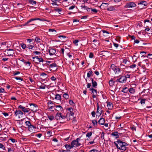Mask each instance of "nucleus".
Listing matches in <instances>:
<instances>
[{
  "mask_svg": "<svg viewBox=\"0 0 152 152\" xmlns=\"http://www.w3.org/2000/svg\"><path fill=\"white\" fill-rule=\"evenodd\" d=\"M53 96H54L53 97V100H54L53 102L58 104H60L61 103V96L60 95L57 94L56 95L54 94Z\"/></svg>",
  "mask_w": 152,
  "mask_h": 152,
  "instance_id": "nucleus-1",
  "label": "nucleus"
},
{
  "mask_svg": "<svg viewBox=\"0 0 152 152\" xmlns=\"http://www.w3.org/2000/svg\"><path fill=\"white\" fill-rule=\"evenodd\" d=\"M33 59V61L37 64H38L39 63L44 61L42 57L40 56H36L32 57Z\"/></svg>",
  "mask_w": 152,
  "mask_h": 152,
  "instance_id": "nucleus-2",
  "label": "nucleus"
},
{
  "mask_svg": "<svg viewBox=\"0 0 152 152\" xmlns=\"http://www.w3.org/2000/svg\"><path fill=\"white\" fill-rule=\"evenodd\" d=\"M80 138H78L75 140L72 141L71 143V145L72 146V147L74 146L75 145V147H78L81 145V144L78 142L79 140H80Z\"/></svg>",
  "mask_w": 152,
  "mask_h": 152,
  "instance_id": "nucleus-3",
  "label": "nucleus"
},
{
  "mask_svg": "<svg viewBox=\"0 0 152 152\" xmlns=\"http://www.w3.org/2000/svg\"><path fill=\"white\" fill-rule=\"evenodd\" d=\"M136 5L134 2H131L127 3L124 6V7L126 8H132L134 7H136Z\"/></svg>",
  "mask_w": 152,
  "mask_h": 152,
  "instance_id": "nucleus-4",
  "label": "nucleus"
},
{
  "mask_svg": "<svg viewBox=\"0 0 152 152\" xmlns=\"http://www.w3.org/2000/svg\"><path fill=\"white\" fill-rule=\"evenodd\" d=\"M29 105L31 106L30 110L31 111L33 112H36L38 110V107L37 104L34 103H31Z\"/></svg>",
  "mask_w": 152,
  "mask_h": 152,
  "instance_id": "nucleus-5",
  "label": "nucleus"
},
{
  "mask_svg": "<svg viewBox=\"0 0 152 152\" xmlns=\"http://www.w3.org/2000/svg\"><path fill=\"white\" fill-rule=\"evenodd\" d=\"M5 51V52H6L7 56H13L15 54L14 50L12 49H7Z\"/></svg>",
  "mask_w": 152,
  "mask_h": 152,
  "instance_id": "nucleus-6",
  "label": "nucleus"
},
{
  "mask_svg": "<svg viewBox=\"0 0 152 152\" xmlns=\"http://www.w3.org/2000/svg\"><path fill=\"white\" fill-rule=\"evenodd\" d=\"M126 81V78L124 76H121V77L118 78L116 80L117 82H118L120 83H124Z\"/></svg>",
  "mask_w": 152,
  "mask_h": 152,
  "instance_id": "nucleus-7",
  "label": "nucleus"
},
{
  "mask_svg": "<svg viewBox=\"0 0 152 152\" xmlns=\"http://www.w3.org/2000/svg\"><path fill=\"white\" fill-rule=\"evenodd\" d=\"M90 80L91 81L92 87L94 88H96V87L97 86V83L96 81L94 80V78H90Z\"/></svg>",
  "mask_w": 152,
  "mask_h": 152,
  "instance_id": "nucleus-8",
  "label": "nucleus"
},
{
  "mask_svg": "<svg viewBox=\"0 0 152 152\" xmlns=\"http://www.w3.org/2000/svg\"><path fill=\"white\" fill-rule=\"evenodd\" d=\"M48 52L49 53L50 55V56H52L55 54L56 51L55 49H53L52 48H50Z\"/></svg>",
  "mask_w": 152,
  "mask_h": 152,
  "instance_id": "nucleus-9",
  "label": "nucleus"
},
{
  "mask_svg": "<svg viewBox=\"0 0 152 152\" xmlns=\"http://www.w3.org/2000/svg\"><path fill=\"white\" fill-rule=\"evenodd\" d=\"M23 114V113L20 110H16L15 112V116H17L19 115H22Z\"/></svg>",
  "mask_w": 152,
  "mask_h": 152,
  "instance_id": "nucleus-10",
  "label": "nucleus"
},
{
  "mask_svg": "<svg viewBox=\"0 0 152 152\" xmlns=\"http://www.w3.org/2000/svg\"><path fill=\"white\" fill-rule=\"evenodd\" d=\"M94 75L93 72L91 70L89 71L87 74L86 78H89L91 76H92Z\"/></svg>",
  "mask_w": 152,
  "mask_h": 152,
  "instance_id": "nucleus-11",
  "label": "nucleus"
},
{
  "mask_svg": "<svg viewBox=\"0 0 152 152\" xmlns=\"http://www.w3.org/2000/svg\"><path fill=\"white\" fill-rule=\"evenodd\" d=\"M57 66V64L54 63L50 64L49 65L50 68L53 69H57V68L56 67Z\"/></svg>",
  "mask_w": 152,
  "mask_h": 152,
  "instance_id": "nucleus-12",
  "label": "nucleus"
},
{
  "mask_svg": "<svg viewBox=\"0 0 152 152\" xmlns=\"http://www.w3.org/2000/svg\"><path fill=\"white\" fill-rule=\"evenodd\" d=\"M99 124L101 125H103L105 122L104 119L103 118H101L98 121Z\"/></svg>",
  "mask_w": 152,
  "mask_h": 152,
  "instance_id": "nucleus-13",
  "label": "nucleus"
},
{
  "mask_svg": "<svg viewBox=\"0 0 152 152\" xmlns=\"http://www.w3.org/2000/svg\"><path fill=\"white\" fill-rule=\"evenodd\" d=\"M116 142H117L118 144H119L120 143H122V146H126L128 145V144L127 143L125 142H123L121 141V140L119 139L117 140V141Z\"/></svg>",
  "mask_w": 152,
  "mask_h": 152,
  "instance_id": "nucleus-14",
  "label": "nucleus"
},
{
  "mask_svg": "<svg viewBox=\"0 0 152 152\" xmlns=\"http://www.w3.org/2000/svg\"><path fill=\"white\" fill-rule=\"evenodd\" d=\"M118 133L117 132H114L111 134V135L115 136L116 138H118L119 137V135L118 134Z\"/></svg>",
  "mask_w": 152,
  "mask_h": 152,
  "instance_id": "nucleus-15",
  "label": "nucleus"
},
{
  "mask_svg": "<svg viewBox=\"0 0 152 152\" xmlns=\"http://www.w3.org/2000/svg\"><path fill=\"white\" fill-rule=\"evenodd\" d=\"M56 109H55V110H57L58 111H62L63 110V108L60 105H56L55 106Z\"/></svg>",
  "mask_w": 152,
  "mask_h": 152,
  "instance_id": "nucleus-16",
  "label": "nucleus"
},
{
  "mask_svg": "<svg viewBox=\"0 0 152 152\" xmlns=\"http://www.w3.org/2000/svg\"><path fill=\"white\" fill-rule=\"evenodd\" d=\"M59 115L60 118L63 119H64L67 117H68V113H67L66 115H62L61 113H59Z\"/></svg>",
  "mask_w": 152,
  "mask_h": 152,
  "instance_id": "nucleus-17",
  "label": "nucleus"
},
{
  "mask_svg": "<svg viewBox=\"0 0 152 152\" xmlns=\"http://www.w3.org/2000/svg\"><path fill=\"white\" fill-rule=\"evenodd\" d=\"M41 76H42V78L43 79H47L48 77V75L44 72L42 73L41 74Z\"/></svg>",
  "mask_w": 152,
  "mask_h": 152,
  "instance_id": "nucleus-18",
  "label": "nucleus"
},
{
  "mask_svg": "<svg viewBox=\"0 0 152 152\" xmlns=\"http://www.w3.org/2000/svg\"><path fill=\"white\" fill-rule=\"evenodd\" d=\"M107 10L108 11H112L115 10V9L114 6H111L107 8Z\"/></svg>",
  "mask_w": 152,
  "mask_h": 152,
  "instance_id": "nucleus-19",
  "label": "nucleus"
},
{
  "mask_svg": "<svg viewBox=\"0 0 152 152\" xmlns=\"http://www.w3.org/2000/svg\"><path fill=\"white\" fill-rule=\"evenodd\" d=\"M129 89L127 87L124 88H122L121 91L124 93H127L129 91Z\"/></svg>",
  "mask_w": 152,
  "mask_h": 152,
  "instance_id": "nucleus-20",
  "label": "nucleus"
},
{
  "mask_svg": "<svg viewBox=\"0 0 152 152\" xmlns=\"http://www.w3.org/2000/svg\"><path fill=\"white\" fill-rule=\"evenodd\" d=\"M64 146H65L66 148L67 149V151H70V150L68 149H70L72 148V145H68V144H66Z\"/></svg>",
  "mask_w": 152,
  "mask_h": 152,
  "instance_id": "nucleus-21",
  "label": "nucleus"
},
{
  "mask_svg": "<svg viewBox=\"0 0 152 152\" xmlns=\"http://www.w3.org/2000/svg\"><path fill=\"white\" fill-rule=\"evenodd\" d=\"M138 4H142L145 6H146L147 5L148 3L146 1H140L139 3H138Z\"/></svg>",
  "mask_w": 152,
  "mask_h": 152,
  "instance_id": "nucleus-22",
  "label": "nucleus"
},
{
  "mask_svg": "<svg viewBox=\"0 0 152 152\" xmlns=\"http://www.w3.org/2000/svg\"><path fill=\"white\" fill-rule=\"evenodd\" d=\"M89 90L90 91H92L91 94H94V93L97 94V91L96 90L93 88H90Z\"/></svg>",
  "mask_w": 152,
  "mask_h": 152,
  "instance_id": "nucleus-23",
  "label": "nucleus"
},
{
  "mask_svg": "<svg viewBox=\"0 0 152 152\" xmlns=\"http://www.w3.org/2000/svg\"><path fill=\"white\" fill-rule=\"evenodd\" d=\"M62 9L61 8H56L54 9V11L59 13V14H61V12L62 11Z\"/></svg>",
  "mask_w": 152,
  "mask_h": 152,
  "instance_id": "nucleus-24",
  "label": "nucleus"
},
{
  "mask_svg": "<svg viewBox=\"0 0 152 152\" xmlns=\"http://www.w3.org/2000/svg\"><path fill=\"white\" fill-rule=\"evenodd\" d=\"M51 1L53 2V3H52V4L53 5H58L57 4L56 2H59L60 0H51Z\"/></svg>",
  "mask_w": 152,
  "mask_h": 152,
  "instance_id": "nucleus-25",
  "label": "nucleus"
},
{
  "mask_svg": "<svg viewBox=\"0 0 152 152\" xmlns=\"http://www.w3.org/2000/svg\"><path fill=\"white\" fill-rule=\"evenodd\" d=\"M107 106L108 107V109L109 110L112 109V108L113 107V104L110 103V102H108L107 104Z\"/></svg>",
  "mask_w": 152,
  "mask_h": 152,
  "instance_id": "nucleus-26",
  "label": "nucleus"
},
{
  "mask_svg": "<svg viewBox=\"0 0 152 152\" xmlns=\"http://www.w3.org/2000/svg\"><path fill=\"white\" fill-rule=\"evenodd\" d=\"M40 84H41V85L39 86V88L45 89V88L46 85L44 83L42 84V83H41Z\"/></svg>",
  "mask_w": 152,
  "mask_h": 152,
  "instance_id": "nucleus-27",
  "label": "nucleus"
},
{
  "mask_svg": "<svg viewBox=\"0 0 152 152\" xmlns=\"http://www.w3.org/2000/svg\"><path fill=\"white\" fill-rule=\"evenodd\" d=\"M35 20H39L41 21H45L48 22H49L50 21L48 20L44 19H43L40 18H34Z\"/></svg>",
  "mask_w": 152,
  "mask_h": 152,
  "instance_id": "nucleus-28",
  "label": "nucleus"
},
{
  "mask_svg": "<svg viewBox=\"0 0 152 152\" xmlns=\"http://www.w3.org/2000/svg\"><path fill=\"white\" fill-rule=\"evenodd\" d=\"M49 32H53V33L52 34V35L56 34V31L53 29H49L48 30Z\"/></svg>",
  "mask_w": 152,
  "mask_h": 152,
  "instance_id": "nucleus-29",
  "label": "nucleus"
},
{
  "mask_svg": "<svg viewBox=\"0 0 152 152\" xmlns=\"http://www.w3.org/2000/svg\"><path fill=\"white\" fill-rule=\"evenodd\" d=\"M129 91L130 93L133 94L135 92V90L133 88H131L129 89Z\"/></svg>",
  "mask_w": 152,
  "mask_h": 152,
  "instance_id": "nucleus-30",
  "label": "nucleus"
},
{
  "mask_svg": "<svg viewBox=\"0 0 152 152\" xmlns=\"http://www.w3.org/2000/svg\"><path fill=\"white\" fill-rule=\"evenodd\" d=\"M92 123L93 124L94 126L96 127L97 126V122L96 120H92Z\"/></svg>",
  "mask_w": 152,
  "mask_h": 152,
  "instance_id": "nucleus-31",
  "label": "nucleus"
},
{
  "mask_svg": "<svg viewBox=\"0 0 152 152\" xmlns=\"http://www.w3.org/2000/svg\"><path fill=\"white\" fill-rule=\"evenodd\" d=\"M48 117L50 121H52L54 118V116L53 115H48Z\"/></svg>",
  "mask_w": 152,
  "mask_h": 152,
  "instance_id": "nucleus-32",
  "label": "nucleus"
},
{
  "mask_svg": "<svg viewBox=\"0 0 152 152\" xmlns=\"http://www.w3.org/2000/svg\"><path fill=\"white\" fill-rule=\"evenodd\" d=\"M115 81H114L113 80H111L109 82V85L111 86H113L114 84Z\"/></svg>",
  "mask_w": 152,
  "mask_h": 152,
  "instance_id": "nucleus-33",
  "label": "nucleus"
},
{
  "mask_svg": "<svg viewBox=\"0 0 152 152\" xmlns=\"http://www.w3.org/2000/svg\"><path fill=\"white\" fill-rule=\"evenodd\" d=\"M34 20H35L34 18L31 19L29 20L24 25H27L30 22Z\"/></svg>",
  "mask_w": 152,
  "mask_h": 152,
  "instance_id": "nucleus-34",
  "label": "nucleus"
},
{
  "mask_svg": "<svg viewBox=\"0 0 152 152\" xmlns=\"http://www.w3.org/2000/svg\"><path fill=\"white\" fill-rule=\"evenodd\" d=\"M28 2L32 5L36 4L37 3L36 1L33 0H29Z\"/></svg>",
  "mask_w": 152,
  "mask_h": 152,
  "instance_id": "nucleus-35",
  "label": "nucleus"
},
{
  "mask_svg": "<svg viewBox=\"0 0 152 152\" xmlns=\"http://www.w3.org/2000/svg\"><path fill=\"white\" fill-rule=\"evenodd\" d=\"M25 124L27 125V126H28V128H29V127H30L31 125V124L30 121H26L25 122Z\"/></svg>",
  "mask_w": 152,
  "mask_h": 152,
  "instance_id": "nucleus-36",
  "label": "nucleus"
},
{
  "mask_svg": "<svg viewBox=\"0 0 152 152\" xmlns=\"http://www.w3.org/2000/svg\"><path fill=\"white\" fill-rule=\"evenodd\" d=\"M120 148H121L120 150H121L122 151H122V152L124 151H126V146H122V145L121 146V147H120Z\"/></svg>",
  "mask_w": 152,
  "mask_h": 152,
  "instance_id": "nucleus-37",
  "label": "nucleus"
},
{
  "mask_svg": "<svg viewBox=\"0 0 152 152\" xmlns=\"http://www.w3.org/2000/svg\"><path fill=\"white\" fill-rule=\"evenodd\" d=\"M99 106L98 104H97V111H96V113H97L98 114L99 116H100L101 115L102 113V111L101 112V113H99Z\"/></svg>",
  "mask_w": 152,
  "mask_h": 152,
  "instance_id": "nucleus-38",
  "label": "nucleus"
},
{
  "mask_svg": "<svg viewBox=\"0 0 152 152\" xmlns=\"http://www.w3.org/2000/svg\"><path fill=\"white\" fill-rule=\"evenodd\" d=\"M63 97L65 99H68L69 97V96L68 94L66 93H65L63 95Z\"/></svg>",
  "mask_w": 152,
  "mask_h": 152,
  "instance_id": "nucleus-39",
  "label": "nucleus"
},
{
  "mask_svg": "<svg viewBox=\"0 0 152 152\" xmlns=\"http://www.w3.org/2000/svg\"><path fill=\"white\" fill-rule=\"evenodd\" d=\"M60 118V117L59 115V113H57L55 115V118L56 120H58L59 119V118Z\"/></svg>",
  "mask_w": 152,
  "mask_h": 152,
  "instance_id": "nucleus-40",
  "label": "nucleus"
},
{
  "mask_svg": "<svg viewBox=\"0 0 152 152\" xmlns=\"http://www.w3.org/2000/svg\"><path fill=\"white\" fill-rule=\"evenodd\" d=\"M25 107H24L22 105H20L18 106V109H21L22 110V111H23V110H24V109H25Z\"/></svg>",
  "mask_w": 152,
  "mask_h": 152,
  "instance_id": "nucleus-41",
  "label": "nucleus"
},
{
  "mask_svg": "<svg viewBox=\"0 0 152 152\" xmlns=\"http://www.w3.org/2000/svg\"><path fill=\"white\" fill-rule=\"evenodd\" d=\"M35 41L36 42H40L41 39H40L38 37H36L35 38Z\"/></svg>",
  "mask_w": 152,
  "mask_h": 152,
  "instance_id": "nucleus-42",
  "label": "nucleus"
},
{
  "mask_svg": "<svg viewBox=\"0 0 152 152\" xmlns=\"http://www.w3.org/2000/svg\"><path fill=\"white\" fill-rule=\"evenodd\" d=\"M116 66L114 64H112L111 65L110 67L114 71L116 69Z\"/></svg>",
  "mask_w": 152,
  "mask_h": 152,
  "instance_id": "nucleus-43",
  "label": "nucleus"
},
{
  "mask_svg": "<svg viewBox=\"0 0 152 152\" xmlns=\"http://www.w3.org/2000/svg\"><path fill=\"white\" fill-rule=\"evenodd\" d=\"M92 134V132H90L86 134V136L88 137H90Z\"/></svg>",
  "mask_w": 152,
  "mask_h": 152,
  "instance_id": "nucleus-44",
  "label": "nucleus"
},
{
  "mask_svg": "<svg viewBox=\"0 0 152 152\" xmlns=\"http://www.w3.org/2000/svg\"><path fill=\"white\" fill-rule=\"evenodd\" d=\"M21 47L23 49H25L26 47V45L25 44L23 43H21L20 44Z\"/></svg>",
  "mask_w": 152,
  "mask_h": 152,
  "instance_id": "nucleus-45",
  "label": "nucleus"
},
{
  "mask_svg": "<svg viewBox=\"0 0 152 152\" xmlns=\"http://www.w3.org/2000/svg\"><path fill=\"white\" fill-rule=\"evenodd\" d=\"M48 106L51 105L53 106L54 104L52 101L50 100L48 102Z\"/></svg>",
  "mask_w": 152,
  "mask_h": 152,
  "instance_id": "nucleus-46",
  "label": "nucleus"
},
{
  "mask_svg": "<svg viewBox=\"0 0 152 152\" xmlns=\"http://www.w3.org/2000/svg\"><path fill=\"white\" fill-rule=\"evenodd\" d=\"M114 71L115 73H118V72H120V69L119 68L116 67V69Z\"/></svg>",
  "mask_w": 152,
  "mask_h": 152,
  "instance_id": "nucleus-47",
  "label": "nucleus"
},
{
  "mask_svg": "<svg viewBox=\"0 0 152 152\" xmlns=\"http://www.w3.org/2000/svg\"><path fill=\"white\" fill-rule=\"evenodd\" d=\"M28 110H30L29 108H27L25 107V109L23 110V112L24 113H28L29 111Z\"/></svg>",
  "mask_w": 152,
  "mask_h": 152,
  "instance_id": "nucleus-48",
  "label": "nucleus"
},
{
  "mask_svg": "<svg viewBox=\"0 0 152 152\" xmlns=\"http://www.w3.org/2000/svg\"><path fill=\"white\" fill-rule=\"evenodd\" d=\"M121 38V37L119 36H117L115 39V40L118 42H120Z\"/></svg>",
  "mask_w": 152,
  "mask_h": 152,
  "instance_id": "nucleus-49",
  "label": "nucleus"
},
{
  "mask_svg": "<svg viewBox=\"0 0 152 152\" xmlns=\"http://www.w3.org/2000/svg\"><path fill=\"white\" fill-rule=\"evenodd\" d=\"M0 148H2L4 150H5L4 145L1 143H0Z\"/></svg>",
  "mask_w": 152,
  "mask_h": 152,
  "instance_id": "nucleus-50",
  "label": "nucleus"
},
{
  "mask_svg": "<svg viewBox=\"0 0 152 152\" xmlns=\"http://www.w3.org/2000/svg\"><path fill=\"white\" fill-rule=\"evenodd\" d=\"M68 116H70V115L71 116H73V115H74V113L73 112V111L70 112L69 113V112H68Z\"/></svg>",
  "mask_w": 152,
  "mask_h": 152,
  "instance_id": "nucleus-51",
  "label": "nucleus"
},
{
  "mask_svg": "<svg viewBox=\"0 0 152 152\" xmlns=\"http://www.w3.org/2000/svg\"><path fill=\"white\" fill-rule=\"evenodd\" d=\"M69 103L71 105H73L75 104V103L72 100H69Z\"/></svg>",
  "mask_w": 152,
  "mask_h": 152,
  "instance_id": "nucleus-52",
  "label": "nucleus"
},
{
  "mask_svg": "<svg viewBox=\"0 0 152 152\" xmlns=\"http://www.w3.org/2000/svg\"><path fill=\"white\" fill-rule=\"evenodd\" d=\"M146 99H141L140 101V103L141 104H142L143 103L145 104V101L146 100Z\"/></svg>",
  "mask_w": 152,
  "mask_h": 152,
  "instance_id": "nucleus-53",
  "label": "nucleus"
},
{
  "mask_svg": "<svg viewBox=\"0 0 152 152\" xmlns=\"http://www.w3.org/2000/svg\"><path fill=\"white\" fill-rule=\"evenodd\" d=\"M114 144H115V146H116V147L118 149H121V148H120V147L118 146V143H117H117H116V142H114Z\"/></svg>",
  "mask_w": 152,
  "mask_h": 152,
  "instance_id": "nucleus-54",
  "label": "nucleus"
},
{
  "mask_svg": "<svg viewBox=\"0 0 152 152\" xmlns=\"http://www.w3.org/2000/svg\"><path fill=\"white\" fill-rule=\"evenodd\" d=\"M91 10L93 12L96 13L98 12V10L95 9H92L91 8Z\"/></svg>",
  "mask_w": 152,
  "mask_h": 152,
  "instance_id": "nucleus-55",
  "label": "nucleus"
},
{
  "mask_svg": "<svg viewBox=\"0 0 152 152\" xmlns=\"http://www.w3.org/2000/svg\"><path fill=\"white\" fill-rule=\"evenodd\" d=\"M15 78L17 80H21V81H22L23 80V79L21 78V77H15Z\"/></svg>",
  "mask_w": 152,
  "mask_h": 152,
  "instance_id": "nucleus-56",
  "label": "nucleus"
},
{
  "mask_svg": "<svg viewBox=\"0 0 152 152\" xmlns=\"http://www.w3.org/2000/svg\"><path fill=\"white\" fill-rule=\"evenodd\" d=\"M94 57V54L93 53L91 52L90 53L89 57L91 58H93Z\"/></svg>",
  "mask_w": 152,
  "mask_h": 152,
  "instance_id": "nucleus-57",
  "label": "nucleus"
},
{
  "mask_svg": "<svg viewBox=\"0 0 152 152\" xmlns=\"http://www.w3.org/2000/svg\"><path fill=\"white\" fill-rule=\"evenodd\" d=\"M78 42L79 40H78L75 39V40L73 42L76 45H78V44H77V43H78Z\"/></svg>",
  "mask_w": 152,
  "mask_h": 152,
  "instance_id": "nucleus-58",
  "label": "nucleus"
},
{
  "mask_svg": "<svg viewBox=\"0 0 152 152\" xmlns=\"http://www.w3.org/2000/svg\"><path fill=\"white\" fill-rule=\"evenodd\" d=\"M67 110L68 111V112H69V113L72 112L73 111V109L72 108H69L67 109Z\"/></svg>",
  "mask_w": 152,
  "mask_h": 152,
  "instance_id": "nucleus-59",
  "label": "nucleus"
},
{
  "mask_svg": "<svg viewBox=\"0 0 152 152\" xmlns=\"http://www.w3.org/2000/svg\"><path fill=\"white\" fill-rule=\"evenodd\" d=\"M42 135V134L41 133H39L35 135L36 137H37L39 138H40Z\"/></svg>",
  "mask_w": 152,
  "mask_h": 152,
  "instance_id": "nucleus-60",
  "label": "nucleus"
},
{
  "mask_svg": "<svg viewBox=\"0 0 152 152\" xmlns=\"http://www.w3.org/2000/svg\"><path fill=\"white\" fill-rule=\"evenodd\" d=\"M82 8H84L85 10H86L88 9V7L85 5H82L80 6Z\"/></svg>",
  "mask_w": 152,
  "mask_h": 152,
  "instance_id": "nucleus-61",
  "label": "nucleus"
},
{
  "mask_svg": "<svg viewBox=\"0 0 152 152\" xmlns=\"http://www.w3.org/2000/svg\"><path fill=\"white\" fill-rule=\"evenodd\" d=\"M110 94L111 95H114L115 94L114 91L112 90H110Z\"/></svg>",
  "mask_w": 152,
  "mask_h": 152,
  "instance_id": "nucleus-62",
  "label": "nucleus"
},
{
  "mask_svg": "<svg viewBox=\"0 0 152 152\" xmlns=\"http://www.w3.org/2000/svg\"><path fill=\"white\" fill-rule=\"evenodd\" d=\"M50 79L51 80L53 81H55L56 80V78L54 76L52 77Z\"/></svg>",
  "mask_w": 152,
  "mask_h": 152,
  "instance_id": "nucleus-63",
  "label": "nucleus"
},
{
  "mask_svg": "<svg viewBox=\"0 0 152 152\" xmlns=\"http://www.w3.org/2000/svg\"><path fill=\"white\" fill-rule=\"evenodd\" d=\"M89 152H98V151L96 150L93 149V150H91V151H90Z\"/></svg>",
  "mask_w": 152,
  "mask_h": 152,
  "instance_id": "nucleus-64",
  "label": "nucleus"
}]
</instances>
